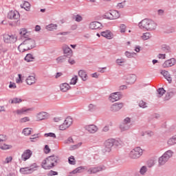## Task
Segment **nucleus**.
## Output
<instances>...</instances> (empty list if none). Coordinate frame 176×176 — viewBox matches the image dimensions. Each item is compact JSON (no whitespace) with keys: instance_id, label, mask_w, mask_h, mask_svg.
Wrapping results in <instances>:
<instances>
[{"instance_id":"nucleus-37","label":"nucleus","mask_w":176,"mask_h":176,"mask_svg":"<svg viewBox=\"0 0 176 176\" xmlns=\"http://www.w3.org/2000/svg\"><path fill=\"white\" fill-rule=\"evenodd\" d=\"M86 167L85 166H78L76 169H74L72 172L70 173V174H79L82 173V170H85Z\"/></svg>"},{"instance_id":"nucleus-48","label":"nucleus","mask_w":176,"mask_h":176,"mask_svg":"<svg viewBox=\"0 0 176 176\" xmlns=\"http://www.w3.org/2000/svg\"><path fill=\"white\" fill-rule=\"evenodd\" d=\"M22 133L24 135H30L31 134V128H25Z\"/></svg>"},{"instance_id":"nucleus-9","label":"nucleus","mask_w":176,"mask_h":176,"mask_svg":"<svg viewBox=\"0 0 176 176\" xmlns=\"http://www.w3.org/2000/svg\"><path fill=\"white\" fill-rule=\"evenodd\" d=\"M124 79L128 85H134L135 80H137V76L135 74H128L124 76Z\"/></svg>"},{"instance_id":"nucleus-35","label":"nucleus","mask_w":176,"mask_h":176,"mask_svg":"<svg viewBox=\"0 0 176 176\" xmlns=\"http://www.w3.org/2000/svg\"><path fill=\"white\" fill-rule=\"evenodd\" d=\"M167 144L168 146H173V145H175L176 144V135L172 136L167 141Z\"/></svg>"},{"instance_id":"nucleus-63","label":"nucleus","mask_w":176,"mask_h":176,"mask_svg":"<svg viewBox=\"0 0 176 176\" xmlns=\"http://www.w3.org/2000/svg\"><path fill=\"white\" fill-rule=\"evenodd\" d=\"M72 142H74V139H72V138L70 137L66 140H65L64 144H71Z\"/></svg>"},{"instance_id":"nucleus-22","label":"nucleus","mask_w":176,"mask_h":176,"mask_svg":"<svg viewBox=\"0 0 176 176\" xmlns=\"http://www.w3.org/2000/svg\"><path fill=\"white\" fill-rule=\"evenodd\" d=\"M102 27L101 23L98 21H93L89 24V28L91 30H98Z\"/></svg>"},{"instance_id":"nucleus-8","label":"nucleus","mask_w":176,"mask_h":176,"mask_svg":"<svg viewBox=\"0 0 176 176\" xmlns=\"http://www.w3.org/2000/svg\"><path fill=\"white\" fill-rule=\"evenodd\" d=\"M36 167V164H34V166H30V167L21 168L19 172L21 174H23L25 175H28V174H32L34 171H35V168Z\"/></svg>"},{"instance_id":"nucleus-17","label":"nucleus","mask_w":176,"mask_h":176,"mask_svg":"<svg viewBox=\"0 0 176 176\" xmlns=\"http://www.w3.org/2000/svg\"><path fill=\"white\" fill-rule=\"evenodd\" d=\"M49 116L50 115L47 113V112L41 111L36 114V118L38 121H41L48 119Z\"/></svg>"},{"instance_id":"nucleus-15","label":"nucleus","mask_w":176,"mask_h":176,"mask_svg":"<svg viewBox=\"0 0 176 176\" xmlns=\"http://www.w3.org/2000/svg\"><path fill=\"white\" fill-rule=\"evenodd\" d=\"M32 156V151L30 149L25 150L21 155V160L23 162H27Z\"/></svg>"},{"instance_id":"nucleus-6","label":"nucleus","mask_w":176,"mask_h":176,"mask_svg":"<svg viewBox=\"0 0 176 176\" xmlns=\"http://www.w3.org/2000/svg\"><path fill=\"white\" fill-rule=\"evenodd\" d=\"M3 39L5 43H14L17 41V37L14 34H5L3 36Z\"/></svg>"},{"instance_id":"nucleus-32","label":"nucleus","mask_w":176,"mask_h":176,"mask_svg":"<svg viewBox=\"0 0 176 176\" xmlns=\"http://www.w3.org/2000/svg\"><path fill=\"white\" fill-rule=\"evenodd\" d=\"M67 58L68 57L67 56L63 55L58 58H56V63L57 64H63V63H65L67 61Z\"/></svg>"},{"instance_id":"nucleus-7","label":"nucleus","mask_w":176,"mask_h":176,"mask_svg":"<svg viewBox=\"0 0 176 176\" xmlns=\"http://www.w3.org/2000/svg\"><path fill=\"white\" fill-rule=\"evenodd\" d=\"M113 146V144L111 139H108L104 142V148L102 150V153H104V155H105V153H109L112 151Z\"/></svg>"},{"instance_id":"nucleus-4","label":"nucleus","mask_w":176,"mask_h":176,"mask_svg":"<svg viewBox=\"0 0 176 176\" xmlns=\"http://www.w3.org/2000/svg\"><path fill=\"white\" fill-rule=\"evenodd\" d=\"M143 151L141 147H135L129 153V157L131 159H138L142 156Z\"/></svg>"},{"instance_id":"nucleus-51","label":"nucleus","mask_w":176,"mask_h":176,"mask_svg":"<svg viewBox=\"0 0 176 176\" xmlns=\"http://www.w3.org/2000/svg\"><path fill=\"white\" fill-rule=\"evenodd\" d=\"M76 83H78V76H75L74 77H73L69 82V85H76Z\"/></svg>"},{"instance_id":"nucleus-34","label":"nucleus","mask_w":176,"mask_h":176,"mask_svg":"<svg viewBox=\"0 0 176 176\" xmlns=\"http://www.w3.org/2000/svg\"><path fill=\"white\" fill-rule=\"evenodd\" d=\"M22 9H25L27 12H30L31 9V4L28 1H23V3L21 5Z\"/></svg>"},{"instance_id":"nucleus-1","label":"nucleus","mask_w":176,"mask_h":176,"mask_svg":"<svg viewBox=\"0 0 176 176\" xmlns=\"http://www.w3.org/2000/svg\"><path fill=\"white\" fill-rule=\"evenodd\" d=\"M60 162V157L58 155H50L42 162L41 166L44 170H51L56 167Z\"/></svg>"},{"instance_id":"nucleus-62","label":"nucleus","mask_w":176,"mask_h":176,"mask_svg":"<svg viewBox=\"0 0 176 176\" xmlns=\"http://www.w3.org/2000/svg\"><path fill=\"white\" fill-rule=\"evenodd\" d=\"M48 176H52V175H58V173L56 172L54 170H50L48 173H47Z\"/></svg>"},{"instance_id":"nucleus-49","label":"nucleus","mask_w":176,"mask_h":176,"mask_svg":"<svg viewBox=\"0 0 176 176\" xmlns=\"http://www.w3.org/2000/svg\"><path fill=\"white\" fill-rule=\"evenodd\" d=\"M146 171H148V168H146V166H143L140 170V173L141 174V175H144Z\"/></svg>"},{"instance_id":"nucleus-14","label":"nucleus","mask_w":176,"mask_h":176,"mask_svg":"<svg viewBox=\"0 0 176 176\" xmlns=\"http://www.w3.org/2000/svg\"><path fill=\"white\" fill-rule=\"evenodd\" d=\"M62 50H63V54L67 58H69L70 57H72L73 52H72V50L71 49V47H69V46L67 45H63L62 47Z\"/></svg>"},{"instance_id":"nucleus-42","label":"nucleus","mask_w":176,"mask_h":176,"mask_svg":"<svg viewBox=\"0 0 176 176\" xmlns=\"http://www.w3.org/2000/svg\"><path fill=\"white\" fill-rule=\"evenodd\" d=\"M151 37V33L146 32L142 34V39H143V41H148V39H150Z\"/></svg>"},{"instance_id":"nucleus-16","label":"nucleus","mask_w":176,"mask_h":176,"mask_svg":"<svg viewBox=\"0 0 176 176\" xmlns=\"http://www.w3.org/2000/svg\"><path fill=\"white\" fill-rule=\"evenodd\" d=\"M85 129L86 131H88V133H90V134H94L98 131V127L96 126L95 124H89L86 125L85 126Z\"/></svg>"},{"instance_id":"nucleus-12","label":"nucleus","mask_w":176,"mask_h":176,"mask_svg":"<svg viewBox=\"0 0 176 176\" xmlns=\"http://www.w3.org/2000/svg\"><path fill=\"white\" fill-rule=\"evenodd\" d=\"M8 19H10V20H17L20 19V13L17 10H11L8 14Z\"/></svg>"},{"instance_id":"nucleus-18","label":"nucleus","mask_w":176,"mask_h":176,"mask_svg":"<svg viewBox=\"0 0 176 176\" xmlns=\"http://www.w3.org/2000/svg\"><path fill=\"white\" fill-rule=\"evenodd\" d=\"M25 45L28 46L29 50H31V49H34V47H36V43H35V41L32 38L25 39Z\"/></svg>"},{"instance_id":"nucleus-36","label":"nucleus","mask_w":176,"mask_h":176,"mask_svg":"<svg viewBox=\"0 0 176 176\" xmlns=\"http://www.w3.org/2000/svg\"><path fill=\"white\" fill-rule=\"evenodd\" d=\"M164 93H166V90H164V88H159L157 90V97H158V98H160V97H163Z\"/></svg>"},{"instance_id":"nucleus-41","label":"nucleus","mask_w":176,"mask_h":176,"mask_svg":"<svg viewBox=\"0 0 176 176\" xmlns=\"http://www.w3.org/2000/svg\"><path fill=\"white\" fill-rule=\"evenodd\" d=\"M20 102H23V100L19 98H14L11 99V104H20Z\"/></svg>"},{"instance_id":"nucleus-39","label":"nucleus","mask_w":176,"mask_h":176,"mask_svg":"<svg viewBox=\"0 0 176 176\" xmlns=\"http://www.w3.org/2000/svg\"><path fill=\"white\" fill-rule=\"evenodd\" d=\"M46 30L48 31H53V30H57V24L51 23L46 26Z\"/></svg>"},{"instance_id":"nucleus-43","label":"nucleus","mask_w":176,"mask_h":176,"mask_svg":"<svg viewBox=\"0 0 176 176\" xmlns=\"http://www.w3.org/2000/svg\"><path fill=\"white\" fill-rule=\"evenodd\" d=\"M68 162H69V164H70L72 166H75V164H76V161L75 160V157L72 155H71L68 158Z\"/></svg>"},{"instance_id":"nucleus-45","label":"nucleus","mask_w":176,"mask_h":176,"mask_svg":"<svg viewBox=\"0 0 176 176\" xmlns=\"http://www.w3.org/2000/svg\"><path fill=\"white\" fill-rule=\"evenodd\" d=\"M38 138H39V133L33 135L31 138H30V140L32 142H35L36 141H38Z\"/></svg>"},{"instance_id":"nucleus-30","label":"nucleus","mask_w":176,"mask_h":176,"mask_svg":"<svg viewBox=\"0 0 176 176\" xmlns=\"http://www.w3.org/2000/svg\"><path fill=\"white\" fill-rule=\"evenodd\" d=\"M111 142L113 144V146H116V148H119V146H122L123 142L120 140H116L113 138H111Z\"/></svg>"},{"instance_id":"nucleus-20","label":"nucleus","mask_w":176,"mask_h":176,"mask_svg":"<svg viewBox=\"0 0 176 176\" xmlns=\"http://www.w3.org/2000/svg\"><path fill=\"white\" fill-rule=\"evenodd\" d=\"M176 60L174 58L166 60L162 65L164 68H168L170 67H173V65H175Z\"/></svg>"},{"instance_id":"nucleus-53","label":"nucleus","mask_w":176,"mask_h":176,"mask_svg":"<svg viewBox=\"0 0 176 176\" xmlns=\"http://www.w3.org/2000/svg\"><path fill=\"white\" fill-rule=\"evenodd\" d=\"M83 20V17H82V16H80V14H77L75 16V21H76L77 23H80V21H82Z\"/></svg>"},{"instance_id":"nucleus-11","label":"nucleus","mask_w":176,"mask_h":176,"mask_svg":"<svg viewBox=\"0 0 176 176\" xmlns=\"http://www.w3.org/2000/svg\"><path fill=\"white\" fill-rule=\"evenodd\" d=\"M122 98V94L120 92H114L110 94L109 97V101L111 102H115L116 101H119Z\"/></svg>"},{"instance_id":"nucleus-29","label":"nucleus","mask_w":176,"mask_h":176,"mask_svg":"<svg viewBox=\"0 0 176 176\" xmlns=\"http://www.w3.org/2000/svg\"><path fill=\"white\" fill-rule=\"evenodd\" d=\"M36 82V78H35V76H29L28 78L26 79V83L27 85H29V86H31V85H34Z\"/></svg>"},{"instance_id":"nucleus-64","label":"nucleus","mask_w":176,"mask_h":176,"mask_svg":"<svg viewBox=\"0 0 176 176\" xmlns=\"http://www.w3.org/2000/svg\"><path fill=\"white\" fill-rule=\"evenodd\" d=\"M120 32H126V25L124 24H122L120 26Z\"/></svg>"},{"instance_id":"nucleus-55","label":"nucleus","mask_w":176,"mask_h":176,"mask_svg":"<svg viewBox=\"0 0 176 176\" xmlns=\"http://www.w3.org/2000/svg\"><path fill=\"white\" fill-rule=\"evenodd\" d=\"M27 122H30V117H24L19 120L20 123H25Z\"/></svg>"},{"instance_id":"nucleus-24","label":"nucleus","mask_w":176,"mask_h":176,"mask_svg":"<svg viewBox=\"0 0 176 176\" xmlns=\"http://www.w3.org/2000/svg\"><path fill=\"white\" fill-rule=\"evenodd\" d=\"M162 75L168 80V83H171L173 82V78H171V76L170 75V73L166 70H162L161 72Z\"/></svg>"},{"instance_id":"nucleus-13","label":"nucleus","mask_w":176,"mask_h":176,"mask_svg":"<svg viewBox=\"0 0 176 176\" xmlns=\"http://www.w3.org/2000/svg\"><path fill=\"white\" fill-rule=\"evenodd\" d=\"M123 107H124L123 102H116L111 105L110 109L112 112H118L120 111Z\"/></svg>"},{"instance_id":"nucleus-44","label":"nucleus","mask_w":176,"mask_h":176,"mask_svg":"<svg viewBox=\"0 0 176 176\" xmlns=\"http://www.w3.org/2000/svg\"><path fill=\"white\" fill-rule=\"evenodd\" d=\"M135 52H130L129 51L125 52V56L126 57H127L128 58H133V57H134V56H135Z\"/></svg>"},{"instance_id":"nucleus-27","label":"nucleus","mask_w":176,"mask_h":176,"mask_svg":"<svg viewBox=\"0 0 176 176\" xmlns=\"http://www.w3.org/2000/svg\"><path fill=\"white\" fill-rule=\"evenodd\" d=\"M78 76H80L83 82H86V80H87V73L85 70H79Z\"/></svg>"},{"instance_id":"nucleus-25","label":"nucleus","mask_w":176,"mask_h":176,"mask_svg":"<svg viewBox=\"0 0 176 176\" xmlns=\"http://www.w3.org/2000/svg\"><path fill=\"white\" fill-rule=\"evenodd\" d=\"M60 91H63V93H66V91H68V90L71 89V86H69V84L64 82L60 84Z\"/></svg>"},{"instance_id":"nucleus-40","label":"nucleus","mask_w":176,"mask_h":176,"mask_svg":"<svg viewBox=\"0 0 176 176\" xmlns=\"http://www.w3.org/2000/svg\"><path fill=\"white\" fill-rule=\"evenodd\" d=\"M126 63V59L121 58H118L116 60V63L117 64V65H119L120 67H122L123 63Z\"/></svg>"},{"instance_id":"nucleus-10","label":"nucleus","mask_w":176,"mask_h":176,"mask_svg":"<svg viewBox=\"0 0 176 176\" xmlns=\"http://www.w3.org/2000/svg\"><path fill=\"white\" fill-rule=\"evenodd\" d=\"M107 16L109 20H116L120 17V14L117 10H111L107 13Z\"/></svg>"},{"instance_id":"nucleus-59","label":"nucleus","mask_w":176,"mask_h":176,"mask_svg":"<svg viewBox=\"0 0 176 176\" xmlns=\"http://www.w3.org/2000/svg\"><path fill=\"white\" fill-rule=\"evenodd\" d=\"M28 32L27 31V29L22 28L20 30L19 34L21 35V37L23 36V35H25Z\"/></svg>"},{"instance_id":"nucleus-61","label":"nucleus","mask_w":176,"mask_h":176,"mask_svg":"<svg viewBox=\"0 0 176 176\" xmlns=\"http://www.w3.org/2000/svg\"><path fill=\"white\" fill-rule=\"evenodd\" d=\"M21 39H30V33L28 32L26 34L21 36Z\"/></svg>"},{"instance_id":"nucleus-28","label":"nucleus","mask_w":176,"mask_h":176,"mask_svg":"<svg viewBox=\"0 0 176 176\" xmlns=\"http://www.w3.org/2000/svg\"><path fill=\"white\" fill-rule=\"evenodd\" d=\"M102 36H104V38H106L107 39H112L113 38V34H112V32L109 30H106L104 32H101Z\"/></svg>"},{"instance_id":"nucleus-33","label":"nucleus","mask_w":176,"mask_h":176,"mask_svg":"<svg viewBox=\"0 0 176 176\" xmlns=\"http://www.w3.org/2000/svg\"><path fill=\"white\" fill-rule=\"evenodd\" d=\"M130 127L129 124H124L123 122L120 124V129L121 131H129V130H130Z\"/></svg>"},{"instance_id":"nucleus-57","label":"nucleus","mask_w":176,"mask_h":176,"mask_svg":"<svg viewBox=\"0 0 176 176\" xmlns=\"http://www.w3.org/2000/svg\"><path fill=\"white\" fill-rule=\"evenodd\" d=\"M6 141V135H0V144H3Z\"/></svg>"},{"instance_id":"nucleus-50","label":"nucleus","mask_w":176,"mask_h":176,"mask_svg":"<svg viewBox=\"0 0 176 176\" xmlns=\"http://www.w3.org/2000/svg\"><path fill=\"white\" fill-rule=\"evenodd\" d=\"M12 160H13V157L12 156L7 157L5 161H3V164H9L11 163Z\"/></svg>"},{"instance_id":"nucleus-2","label":"nucleus","mask_w":176,"mask_h":176,"mask_svg":"<svg viewBox=\"0 0 176 176\" xmlns=\"http://www.w3.org/2000/svg\"><path fill=\"white\" fill-rule=\"evenodd\" d=\"M138 27L140 30L145 31H155L157 28V23L152 19H144L138 23Z\"/></svg>"},{"instance_id":"nucleus-26","label":"nucleus","mask_w":176,"mask_h":176,"mask_svg":"<svg viewBox=\"0 0 176 176\" xmlns=\"http://www.w3.org/2000/svg\"><path fill=\"white\" fill-rule=\"evenodd\" d=\"M30 111H32V109L31 108H25V107H23L22 109H17L15 111V112L16 113V115H24L25 113Z\"/></svg>"},{"instance_id":"nucleus-19","label":"nucleus","mask_w":176,"mask_h":176,"mask_svg":"<svg viewBox=\"0 0 176 176\" xmlns=\"http://www.w3.org/2000/svg\"><path fill=\"white\" fill-rule=\"evenodd\" d=\"M175 94H176L175 89H169L166 91V94L165 96L164 100L166 101H168V100H170L171 98H173V97H174V96H175Z\"/></svg>"},{"instance_id":"nucleus-58","label":"nucleus","mask_w":176,"mask_h":176,"mask_svg":"<svg viewBox=\"0 0 176 176\" xmlns=\"http://www.w3.org/2000/svg\"><path fill=\"white\" fill-rule=\"evenodd\" d=\"M139 107L140 108H146V102H145L143 100H140V102H139Z\"/></svg>"},{"instance_id":"nucleus-56","label":"nucleus","mask_w":176,"mask_h":176,"mask_svg":"<svg viewBox=\"0 0 176 176\" xmlns=\"http://www.w3.org/2000/svg\"><path fill=\"white\" fill-rule=\"evenodd\" d=\"M45 137H51V138H56V133H48L44 134Z\"/></svg>"},{"instance_id":"nucleus-60","label":"nucleus","mask_w":176,"mask_h":176,"mask_svg":"<svg viewBox=\"0 0 176 176\" xmlns=\"http://www.w3.org/2000/svg\"><path fill=\"white\" fill-rule=\"evenodd\" d=\"M50 148H49V146L46 144L44 148V153L46 154L50 153Z\"/></svg>"},{"instance_id":"nucleus-3","label":"nucleus","mask_w":176,"mask_h":176,"mask_svg":"<svg viewBox=\"0 0 176 176\" xmlns=\"http://www.w3.org/2000/svg\"><path fill=\"white\" fill-rule=\"evenodd\" d=\"M173 151L171 150H168L166 151L158 160L159 166H164L166 162H168L170 157H173Z\"/></svg>"},{"instance_id":"nucleus-47","label":"nucleus","mask_w":176,"mask_h":176,"mask_svg":"<svg viewBox=\"0 0 176 176\" xmlns=\"http://www.w3.org/2000/svg\"><path fill=\"white\" fill-rule=\"evenodd\" d=\"M80 146H82V142L71 146L70 151H75V149H78V148H80Z\"/></svg>"},{"instance_id":"nucleus-23","label":"nucleus","mask_w":176,"mask_h":176,"mask_svg":"<svg viewBox=\"0 0 176 176\" xmlns=\"http://www.w3.org/2000/svg\"><path fill=\"white\" fill-rule=\"evenodd\" d=\"M18 50L20 52V53H24V52L30 50L28 45L25 44V41L19 45Z\"/></svg>"},{"instance_id":"nucleus-21","label":"nucleus","mask_w":176,"mask_h":176,"mask_svg":"<svg viewBox=\"0 0 176 176\" xmlns=\"http://www.w3.org/2000/svg\"><path fill=\"white\" fill-rule=\"evenodd\" d=\"M102 170H104V166L91 167L87 170V173L88 174H97V173H100Z\"/></svg>"},{"instance_id":"nucleus-5","label":"nucleus","mask_w":176,"mask_h":176,"mask_svg":"<svg viewBox=\"0 0 176 176\" xmlns=\"http://www.w3.org/2000/svg\"><path fill=\"white\" fill-rule=\"evenodd\" d=\"M74 120L71 117H67L64 120V122L59 126V130L64 131V130H67V129L71 127L72 126Z\"/></svg>"},{"instance_id":"nucleus-52","label":"nucleus","mask_w":176,"mask_h":176,"mask_svg":"<svg viewBox=\"0 0 176 176\" xmlns=\"http://www.w3.org/2000/svg\"><path fill=\"white\" fill-rule=\"evenodd\" d=\"M10 148H12L11 145L5 144L0 146V148L3 149V151H6L7 149H10Z\"/></svg>"},{"instance_id":"nucleus-46","label":"nucleus","mask_w":176,"mask_h":176,"mask_svg":"<svg viewBox=\"0 0 176 176\" xmlns=\"http://www.w3.org/2000/svg\"><path fill=\"white\" fill-rule=\"evenodd\" d=\"M88 109L90 112H94L97 109V106L93 104H89L88 106Z\"/></svg>"},{"instance_id":"nucleus-31","label":"nucleus","mask_w":176,"mask_h":176,"mask_svg":"<svg viewBox=\"0 0 176 176\" xmlns=\"http://www.w3.org/2000/svg\"><path fill=\"white\" fill-rule=\"evenodd\" d=\"M161 50L164 52V53H171V47L167 44H163L161 46Z\"/></svg>"},{"instance_id":"nucleus-54","label":"nucleus","mask_w":176,"mask_h":176,"mask_svg":"<svg viewBox=\"0 0 176 176\" xmlns=\"http://www.w3.org/2000/svg\"><path fill=\"white\" fill-rule=\"evenodd\" d=\"M122 123H124V124H130V123H131V118L129 117L125 118L122 121Z\"/></svg>"},{"instance_id":"nucleus-38","label":"nucleus","mask_w":176,"mask_h":176,"mask_svg":"<svg viewBox=\"0 0 176 176\" xmlns=\"http://www.w3.org/2000/svg\"><path fill=\"white\" fill-rule=\"evenodd\" d=\"M25 60L28 63H30L31 61H34V60H35V56H34L32 54H28L25 57Z\"/></svg>"}]
</instances>
